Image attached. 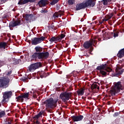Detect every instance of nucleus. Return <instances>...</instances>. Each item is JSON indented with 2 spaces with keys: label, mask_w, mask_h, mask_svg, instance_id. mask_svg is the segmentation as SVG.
I'll use <instances>...</instances> for the list:
<instances>
[{
  "label": "nucleus",
  "mask_w": 124,
  "mask_h": 124,
  "mask_svg": "<svg viewBox=\"0 0 124 124\" xmlns=\"http://www.w3.org/2000/svg\"><path fill=\"white\" fill-rule=\"evenodd\" d=\"M34 50L35 52L31 56V58L33 60H41L44 61L47 60L49 58V52H43V47L40 46H36L35 47Z\"/></svg>",
  "instance_id": "f257e3e1"
},
{
  "label": "nucleus",
  "mask_w": 124,
  "mask_h": 124,
  "mask_svg": "<svg viewBox=\"0 0 124 124\" xmlns=\"http://www.w3.org/2000/svg\"><path fill=\"white\" fill-rule=\"evenodd\" d=\"M58 99L54 100V99L51 97L50 98H48L47 100H46L44 102V104L46 105V109H51V108L55 107V104H56V103L58 102Z\"/></svg>",
  "instance_id": "f03ea898"
},
{
  "label": "nucleus",
  "mask_w": 124,
  "mask_h": 124,
  "mask_svg": "<svg viewBox=\"0 0 124 124\" xmlns=\"http://www.w3.org/2000/svg\"><path fill=\"white\" fill-rule=\"evenodd\" d=\"M12 96V91H6L3 93V99L0 103L1 104H6L9 101V99Z\"/></svg>",
  "instance_id": "7ed1b4c3"
},
{
  "label": "nucleus",
  "mask_w": 124,
  "mask_h": 124,
  "mask_svg": "<svg viewBox=\"0 0 124 124\" xmlns=\"http://www.w3.org/2000/svg\"><path fill=\"white\" fill-rule=\"evenodd\" d=\"M72 94L71 93H68L65 92L60 94V97L62 101L64 102L67 101L69 99H70Z\"/></svg>",
  "instance_id": "20e7f679"
},
{
  "label": "nucleus",
  "mask_w": 124,
  "mask_h": 124,
  "mask_svg": "<svg viewBox=\"0 0 124 124\" xmlns=\"http://www.w3.org/2000/svg\"><path fill=\"white\" fill-rule=\"evenodd\" d=\"M40 67H42V63L41 62H37L31 64L29 67V71H34L36 69H38Z\"/></svg>",
  "instance_id": "39448f33"
},
{
  "label": "nucleus",
  "mask_w": 124,
  "mask_h": 124,
  "mask_svg": "<svg viewBox=\"0 0 124 124\" xmlns=\"http://www.w3.org/2000/svg\"><path fill=\"white\" fill-rule=\"evenodd\" d=\"M65 37V34L64 33H62L61 35H59L57 36H53L50 39L49 41L51 43H53V42H55L56 41H62V39L64 38Z\"/></svg>",
  "instance_id": "423d86ee"
},
{
  "label": "nucleus",
  "mask_w": 124,
  "mask_h": 124,
  "mask_svg": "<svg viewBox=\"0 0 124 124\" xmlns=\"http://www.w3.org/2000/svg\"><path fill=\"white\" fill-rule=\"evenodd\" d=\"M10 80L5 78H0V88H7Z\"/></svg>",
  "instance_id": "0eeeda50"
},
{
  "label": "nucleus",
  "mask_w": 124,
  "mask_h": 124,
  "mask_svg": "<svg viewBox=\"0 0 124 124\" xmlns=\"http://www.w3.org/2000/svg\"><path fill=\"white\" fill-rule=\"evenodd\" d=\"M97 41L90 40V41H87L83 44V47L85 49H89L90 47H92L93 44H97Z\"/></svg>",
  "instance_id": "6e6552de"
},
{
  "label": "nucleus",
  "mask_w": 124,
  "mask_h": 124,
  "mask_svg": "<svg viewBox=\"0 0 124 124\" xmlns=\"http://www.w3.org/2000/svg\"><path fill=\"white\" fill-rule=\"evenodd\" d=\"M107 66V64H102L97 66L96 69L97 70H99L100 72V71H102V70H106L107 72H111V71H112V69L109 67H106Z\"/></svg>",
  "instance_id": "1a4fd4ad"
},
{
  "label": "nucleus",
  "mask_w": 124,
  "mask_h": 124,
  "mask_svg": "<svg viewBox=\"0 0 124 124\" xmlns=\"http://www.w3.org/2000/svg\"><path fill=\"white\" fill-rule=\"evenodd\" d=\"M72 119V121L73 122H80L84 119V116L82 115H74L71 117Z\"/></svg>",
  "instance_id": "9d476101"
},
{
  "label": "nucleus",
  "mask_w": 124,
  "mask_h": 124,
  "mask_svg": "<svg viewBox=\"0 0 124 124\" xmlns=\"http://www.w3.org/2000/svg\"><path fill=\"white\" fill-rule=\"evenodd\" d=\"M87 8L85 2H82L81 3H78L76 5V11H78V10H81L82 9H85Z\"/></svg>",
  "instance_id": "9b49d317"
},
{
  "label": "nucleus",
  "mask_w": 124,
  "mask_h": 124,
  "mask_svg": "<svg viewBox=\"0 0 124 124\" xmlns=\"http://www.w3.org/2000/svg\"><path fill=\"white\" fill-rule=\"evenodd\" d=\"M19 25H22L21 23V20H17L15 21H11L9 23V28H14L17 27V26H19Z\"/></svg>",
  "instance_id": "f8f14e48"
},
{
  "label": "nucleus",
  "mask_w": 124,
  "mask_h": 124,
  "mask_svg": "<svg viewBox=\"0 0 124 124\" xmlns=\"http://www.w3.org/2000/svg\"><path fill=\"white\" fill-rule=\"evenodd\" d=\"M84 4L86 8L89 7V6L93 7L95 5V1H94V0H87L84 2Z\"/></svg>",
  "instance_id": "ddd939ff"
},
{
  "label": "nucleus",
  "mask_w": 124,
  "mask_h": 124,
  "mask_svg": "<svg viewBox=\"0 0 124 124\" xmlns=\"http://www.w3.org/2000/svg\"><path fill=\"white\" fill-rule=\"evenodd\" d=\"M36 0H19L18 4L19 5H24V4H27V3L35 2Z\"/></svg>",
  "instance_id": "4468645a"
},
{
  "label": "nucleus",
  "mask_w": 124,
  "mask_h": 124,
  "mask_svg": "<svg viewBox=\"0 0 124 124\" xmlns=\"http://www.w3.org/2000/svg\"><path fill=\"white\" fill-rule=\"evenodd\" d=\"M23 17L25 18L26 21L31 23L32 18H33V15L26 14L24 16H23Z\"/></svg>",
  "instance_id": "2eb2a0df"
},
{
  "label": "nucleus",
  "mask_w": 124,
  "mask_h": 124,
  "mask_svg": "<svg viewBox=\"0 0 124 124\" xmlns=\"http://www.w3.org/2000/svg\"><path fill=\"white\" fill-rule=\"evenodd\" d=\"M64 11H59L58 12V13H55L53 15V17L55 18H59V16H60V17H62V16H63L64 14Z\"/></svg>",
  "instance_id": "dca6fc26"
},
{
  "label": "nucleus",
  "mask_w": 124,
  "mask_h": 124,
  "mask_svg": "<svg viewBox=\"0 0 124 124\" xmlns=\"http://www.w3.org/2000/svg\"><path fill=\"white\" fill-rule=\"evenodd\" d=\"M47 0H40L37 5H39V7H44V6H46L47 5Z\"/></svg>",
  "instance_id": "f3484780"
},
{
  "label": "nucleus",
  "mask_w": 124,
  "mask_h": 124,
  "mask_svg": "<svg viewBox=\"0 0 124 124\" xmlns=\"http://www.w3.org/2000/svg\"><path fill=\"white\" fill-rule=\"evenodd\" d=\"M40 43V42H39L38 37H34V38L31 39V45H37Z\"/></svg>",
  "instance_id": "a211bd4d"
},
{
  "label": "nucleus",
  "mask_w": 124,
  "mask_h": 124,
  "mask_svg": "<svg viewBox=\"0 0 124 124\" xmlns=\"http://www.w3.org/2000/svg\"><path fill=\"white\" fill-rule=\"evenodd\" d=\"M7 47H8V46H7V43L6 42H0V50H2V49H3V50H5Z\"/></svg>",
  "instance_id": "6ab92c4d"
},
{
  "label": "nucleus",
  "mask_w": 124,
  "mask_h": 124,
  "mask_svg": "<svg viewBox=\"0 0 124 124\" xmlns=\"http://www.w3.org/2000/svg\"><path fill=\"white\" fill-rule=\"evenodd\" d=\"M114 85L118 92H121V89H122V82L121 81H118V82H116Z\"/></svg>",
  "instance_id": "aec40b11"
},
{
  "label": "nucleus",
  "mask_w": 124,
  "mask_h": 124,
  "mask_svg": "<svg viewBox=\"0 0 124 124\" xmlns=\"http://www.w3.org/2000/svg\"><path fill=\"white\" fill-rule=\"evenodd\" d=\"M117 57L119 58V59H122V58H124V48L120 50L117 55Z\"/></svg>",
  "instance_id": "412c9836"
},
{
  "label": "nucleus",
  "mask_w": 124,
  "mask_h": 124,
  "mask_svg": "<svg viewBox=\"0 0 124 124\" xmlns=\"http://www.w3.org/2000/svg\"><path fill=\"white\" fill-rule=\"evenodd\" d=\"M77 93H78V95H83L84 93H85V89L84 88H81L78 89V91H77Z\"/></svg>",
  "instance_id": "4be33fe9"
},
{
  "label": "nucleus",
  "mask_w": 124,
  "mask_h": 124,
  "mask_svg": "<svg viewBox=\"0 0 124 124\" xmlns=\"http://www.w3.org/2000/svg\"><path fill=\"white\" fill-rule=\"evenodd\" d=\"M120 93V92L117 91V89H111L109 91V93H110L111 96H115L116 93Z\"/></svg>",
  "instance_id": "5701e85b"
},
{
  "label": "nucleus",
  "mask_w": 124,
  "mask_h": 124,
  "mask_svg": "<svg viewBox=\"0 0 124 124\" xmlns=\"http://www.w3.org/2000/svg\"><path fill=\"white\" fill-rule=\"evenodd\" d=\"M41 78H46L47 76H49L50 75V73H45L44 71H42L40 73Z\"/></svg>",
  "instance_id": "b1692460"
},
{
  "label": "nucleus",
  "mask_w": 124,
  "mask_h": 124,
  "mask_svg": "<svg viewBox=\"0 0 124 124\" xmlns=\"http://www.w3.org/2000/svg\"><path fill=\"white\" fill-rule=\"evenodd\" d=\"M117 69H118V70H121V69H122V66H118ZM123 73H124V70H122L121 71H118L117 74H118V75H122V74H123Z\"/></svg>",
  "instance_id": "393cba45"
},
{
  "label": "nucleus",
  "mask_w": 124,
  "mask_h": 124,
  "mask_svg": "<svg viewBox=\"0 0 124 124\" xmlns=\"http://www.w3.org/2000/svg\"><path fill=\"white\" fill-rule=\"evenodd\" d=\"M16 99H17V100H19L20 102H23L24 101V98L22 95V94L16 97Z\"/></svg>",
  "instance_id": "a878e982"
},
{
  "label": "nucleus",
  "mask_w": 124,
  "mask_h": 124,
  "mask_svg": "<svg viewBox=\"0 0 124 124\" xmlns=\"http://www.w3.org/2000/svg\"><path fill=\"white\" fill-rule=\"evenodd\" d=\"M19 62H22V60L21 59H15L13 61V64H19Z\"/></svg>",
  "instance_id": "bb28decb"
},
{
  "label": "nucleus",
  "mask_w": 124,
  "mask_h": 124,
  "mask_svg": "<svg viewBox=\"0 0 124 124\" xmlns=\"http://www.w3.org/2000/svg\"><path fill=\"white\" fill-rule=\"evenodd\" d=\"M92 90H94V89H97V90H99V86L96 84H93L91 86Z\"/></svg>",
  "instance_id": "cd10ccee"
},
{
  "label": "nucleus",
  "mask_w": 124,
  "mask_h": 124,
  "mask_svg": "<svg viewBox=\"0 0 124 124\" xmlns=\"http://www.w3.org/2000/svg\"><path fill=\"white\" fill-rule=\"evenodd\" d=\"M100 73L101 75H103V76H107V71H106V70H103L101 71Z\"/></svg>",
  "instance_id": "c85d7f7f"
},
{
  "label": "nucleus",
  "mask_w": 124,
  "mask_h": 124,
  "mask_svg": "<svg viewBox=\"0 0 124 124\" xmlns=\"http://www.w3.org/2000/svg\"><path fill=\"white\" fill-rule=\"evenodd\" d=\"M21 80H22V81H23V82L28 83V82H29V77H23V78H21Z\"/></svg>",
  "instance_id": "c756f323"
},
{
  "label": "nucleus",
  "mask_w": 124,
  "mask_h": 124,
  "mask_svg": "<svg viewBox=\"0 0 124 124\" xmlns=\"http://www.w3.org/2000/svg\"><path fill=\"white\" fill-rule=\"evenodd\" d=\"M60 0H52V1L50 3V5H55L56 3L59 2Z\"/></svg>",
  "instance_id": "7c9ffc66"
},
{
  "label": "nucleus",
  "mask_w": 124,
  "mask_h": 124,
  "mask_svg": "<svg viewBox=\"0 0 124 124\" xmlns=\"http://www.w3.org/2000/svg\"><path fill=\"white\" fill-rule=\"evenodd\" d=\"M68 3L69 5H73L75 3V0H68Z\"/></svg>",
  "instance_id": "2f4dec72"
},
{
  "label": "nucleus",
  "mask_w": 124,
  "mask_h": 124,
  "mask_svg": "<svg viewBox=\"0 0 124 124\" xmlns=\"http://www.w3.org/2000/svg\"><path fill=\"white\" fill-rule=\"evenodd\" d=\"M29 94H30V93H24L21 94V95H22L23 98H28V97H29Z\"/></svg>",
  "instance_id": "473e14b6"
},
{
  "label": "nucleus",
  "mask_w": 124,
  "mask_h": 124,
  "mask_svg": "<svg viewBox=\"0 0 124 124\" xmlns=\"http://www.w3.org/2000/svg\"><path fill=\"white\" fill-rule=\"evenodd\" d=\"M38 39H39V41L40 42V43H41V42H42V41H44V40H45V37L44 36H41V37H38Z\"/></svg>",
  "instance_id": "72a5a7b5"
},
{
  "label": "nucleus",
  "mask_w": 124,
  "mask_h": 124,
  "mask_svg": "<svg viewBox=\"0 0 124 124\" xmlns=\"http://www.w3.org/2000/svg\"><path fill=\"white\" fill-rule=\"evenodd\" d=\"M111 19V16H110L109 15H106V18H104L103 19V21H108V20H110Z\"/></svg>",
  "instance_id": "f704fd0d"
},
{
  "label": "nucleus",
  "mask_w": 124,
  "mask_h": 124,
  "mask_svg": "<svg viewBox=\"0 0 124 124\" xmlns=\"http://www.w3.org/2000/svg\"><path fill=\"white\" fill-rule=\"evenodd\" d=\"M5 116V111H1L0 112V118H2V117H4Z\"/></svg>",
  "instance_id": "c9c22d12"
},
{
  "label": "nucleus",
  "mask_w": 124,
  "mask_h": 124,
  "mask_svg": "<svg viewBox=\"0 0 124 124\" xmlns=\"http://www.w3.org/2000/svg\"><path fill=\"white\" fill-rule=\"evenodd\" d=\"M110 0H103L104 5H107Z\"/></svg>",
  "instance_id": "e433bc0d"
},
{
  "label": "nucleus",
  "mask_w": 124,
  "mask_h": 124,
  "mask_svg": "<svg viewBox=\"0 0 124 124\" xmlns=\"http://www.w3.org/2000/svg\"><path fill=\"white\" fill-rule=\"evenodd\" d=\"M111 35H113L114 37H117L118 36V32H111Z\"/></svg>",
  "instance_id": "4c0bfd02"
},
{
  "label": "nucleus",
  "mask_w": 124,
  "mask_h": 124,
  "mask_svg": "<svg viewBox=\"0 0 124 124\" xmlns=\"http://www.w3.org/2000/svg\"><path fill=\"white\" fill-rule=\"evenodd\" d=\"M44 113V112H43V111H41L39 112V113L37 115L40 118V117H42V115Z\"/></svg>",
  "instance_id": "58836bf2"
},
{
  "label": "nucleus",
  "mask_w": 124,
  "mask_h": 124,
  "mask_svg": "<svg viewBox=\"0 0 124 124\" xmlns=\"http://www.w3.org/2000/svg\"><path fill=\"white\" fill-rule=\"evenodd\" d=\"M44 113V112H43V111H41L39 112V113L37 115L40 118V117H42V115Z\"/></svg>",
  "instance_id": "ea45409f"
},
{
  "label": "nucleus",
  "mask_w": 124,
  "mask_h": 124,
  "mask_svg": "<svg viewBox=\"0 0 124 124\" xmlns=\"http://www.w3.org/2000/svg\"><path fill=\"white\" fill-rule=\"evenodd\" d=\"M39 116L38 115V114L35 115V116L33 117L34 120H36V121H38V119H39Z\"/></svg>",
  "instance_id": "a19ab883"
},
{
  "label": "nucleus",
  "mask_w": 124,
  "mask_h": 124,
  "mask_svg": "<svg viewBox=\"0 0 124 124\" xmlns=\"http://www.w3.org/2000/svg\"><path fill=\"white\" fill-rule=\"evenodd\" d=\"M72 74L73 75L74 77H76L77 76V72L73 71Z\"/></svg>",
  "instance_id": "79ce46f5"
},
{
  "label": "nucleus",
  "mask_w": 124,
  "mask_h": 124,
  "mask_svg": "<svg viewBox=\"0 0 124 124\" xmlns=\"http://www.w3.org/2000/svg\"><path fill=\"white\" fill-rule=\"evenodd\" d=\"M47 12H48V11L46 9H42L41 11V13H47Z\"/></svg>",
  "instance_id": "37998d69"
},
{
  "label": "nucleus",
  "mask_w": 124,
  "mask_h": 124,
  "mask_svg": "<svg viewBox=\"0 0 124 124\" xmlns=\"http://www.w3.org/2000/svg\"><path fill=\"white\" fill-rule=\"evenodd\" d=\"M9 0H0V2L2 3H5V2H7Z\"/></svg>",
  "instance_id": "c03bdc74"
},
{
  "label": "nucleus",
  "mask_w": 124,
  "mask_h": 124,
  "mask_svg": "<svg viewBox=\"0 0 124 124\" xmlns=\"http://www.w3.org/2000/svg\"><path fill=\"white\" fill-rule=\"evenodd\" d=\"M11 73H12V70H10L6 74L7 76H9Z\"/></svg>",
  "instance_id": "a18cd8bd"
},
{
  "label": "nucleus",
  "mask_w": 124,
  "mask_h": 124,
  "mask_svg": "<svg viewBox=\"0 0 124 124\" xmlns=\"http://www.w3.org/2000/svg\"><path fill=\"white\" fill-rule=\"evenodd\" d=\"M84 53H85L84 54L83 56H85L87 58L90 57V55L89 54H88V53H87L86 52H84Z\"/></svg>",
  "instance_id": "49530a36"
},
{
  "label": "nucleus",
  "mask_w": 124,
  "mask_h": 124,
  "mask_svg": "<svg viewBox=\"0 0 124 124\" xmlns=\"http://www.w3.org/2000/svg\"><path fill=\"white\" fill-rule=\"evenodd\" d=\"M34 124H41V123H40V122H39V121L38 120H36V121H35V122H34Z\"/></svg>",
  "instance_id": "de8ad7c7"
},
{
  "label": "nucleus",
  "mask_w": 124,
  "mask_h": 124,
  "mask_svg": "<svg viewBox=\"0 0 124 124\" xmlns=\"http://www.w3.org/2000/svg\"><path fill=\"white\" fill-rule=\"evenodd\" d=\"M97 38H98V37L95 36L93 37V39H91V40H95Z\"/></svg>",
  "instance_id": "09e8293b"
},
{
  "label": "nucleus",
  "mask_w": 124,
  "mask_h": 124,
  "mask_svg": "<svg viewBox=\"0 0 124 124\" xmlns=\"http://www.w3.org/2000/svg\"><path fill=\"white\" fill-rule=\"evenodd\" d=\"M114 116H115V117H117V116H119V113H118V112H115V113H114Z\"/></svg>",
  "instance_id": "8fccbe9b"
},
{
  "label": "nucleus",
  "mask_w": 124,
  "mask_h": 124,
  "mask_svg": "<svg viewBox=\"0 0 124 124\" xmlns=\"http://www.w3.org/2000/svg\"><path fill=\"white\" fill-rule=\"evenodd\" d=\"M2 66V62L1 61H0V67H1Z\"/></svg>",
  "instance_id": "3c124183"
},
{
  "label": "nucleus",
  "mask_w": 124,
  "mask_h": 124,
  "mask_svg": "<svg viewBox=\"0 0 124 124\" xmlns=\"http://www.w3.org/2000/svg\"><path fill=\"white\" fill-rule=\"evenodd\" d=\"M49 27L50 28V29H54V28H55V26L54 25H51L49 26Z\"/></svg>",
  "instance_id": "603ef678"
},
{
  "label": "nucleus",
  "mask_w": 124,
  "mask_h": 124,
  "mask_svg": "<svg viewBox=\"0 0 124 124\" xmlns=\"http://www.w3.org/2000/svg\"><path fill=\"white\" fill-rule=\"evenodd\" d=\"M98 41H101V38H100V37H98Z\"/></svg>",
  "instance_id": "864d4df0"
},
{
  "label": "nucleus",
  "mask_w": 124,
  "mask_h": 124,
  "mask_svg": "<svg viewBox=\"0 0 124 124\" xmlns=\"http://www.w3.org/2000/svg\"><path fill=\"white\" fill-rule=\"evenodd\" d=\"M46 3V5H47V4H49V3H50V2H49L48 0H47Z\"/></svg>",
  "instance_id": "5fc2aeb1"
},
{
  "label": "nucleus",
  "mask_w": 124,
  "mask_h": 124,
  "mask_svg": "<svg viewBox=\"0 0 124 124\" xmlns=\"http://www.w3.org/2000/svg\"><path fill=\"white\" fill-rule=\"evenodd\" d=\"M110 17H111V18H112V17H113V14H110L109 15H108Z\"/></svg>",
  "instance_id": "6e6d98bb"
},
{
  "label": "nucleus",
  "mask_w": 124,
  "mask_h": 124,
  "mask_svg": "<svg viewBox=\"0 0 124 124\" xmlns=\"http://www.w3.org/2000/svg\"><path fill=\"white\" fill-rule=\"evenodd\" d=\"M81 22H83L84 21V18H82L80 20Z\"/></svg>",
  "instance_id": "4d7b16f0"
},
{
  "label": "nucleus",
  "mask_w": 124,
  "mask_h": 124,
  "mask_svg": "<svg viewBox=\"0 0 124 124\" xmlns=\"http://www.w3.org/2000/svg\"><path fill=\"white\" fill-rule=\"evenodd\" d=\"M69 44L67 43H66V47H68Z\"/></svg>",
  "instance_id": "13d9d810"
},
{
  "label": "nucleus",
  "mask_w": 124,
  "mask_h": 124,
  "mask_svg": "<svg viewBox=\"0 0 124 124\" xmlns=\"http://www.w3.org/2000/svg\"><path fill=\"white\" fill-rule=\"evenodd\" d=\"M22 92H25V88H22Z\"/></svg>",
  "instance_id": "bf43d9fd"
},
{
  "label": "nucleus",
  "mask_w": 124,
  "mask_h": 124,
  "mask_svg": "<svg viewBox=\"0 0 124 124\" xmlns=\"http://www.w3.org/2000/svg\"><path fill=\"white\" fill-rule=\"evenodd\" d=\"M33 97H36V95H34V94H33Z\"/></svg>",
  "instance_id": "052dcab7"
},
{
  "label": "nucleus",
  "mask_w": 124,
  "mask_h": 124,
  "mask_svg": "<svg viewBox=\"0 0 124 124\" xmlns=\"http://www.w3.org/2000/svg\"><path fill=\"white\" fill-rule=\"evenodd\" d=\"M88 99H92V97H89L88 98Z\"/></svg>",
  "instance_id": "680f3d73"
},
{
  "label": "nucleus",
  "mask_w": 124,
  "mask_h": 124,
  "mask_svg": "<svg viewBox=\"0 0 124 124\" xmlns=\"http://www.w3.org/2000/svg\"><path fill=\"white\" fill-rule=\"evenodd\" d=\"M34 123H35V121H33V123L31 124H35Z\"/></svg>",
  "instance_id": "e2e57ef3"
},
{
  "label": "nucleus",
  "mask_w": 124,
  "mask_h": 124,
  "mask_svg": "<svg viewBox=\"0 0 124 124\" xmlns=\"http://www.w3.org/2000/svg\"><path fill=\"white\" fill-rule=\"evenodd\" d=\"M42 123H44V122H45V121H44V120L43 119V120H42Z\"/></svg>",
  "instance_id": "0e129e2a"
},
{
  "label": "nucleus",
  "mask_w": 124,
  "mask_h": 124,
  "mask_svg": "<svg viewBox=\"0 0 124 124\" xmlns=\"http://www.w3.org/2000/svg\"><path fill=\"white\" fill-rule=\"evenodd\" d=\"M59 115H62V112H59Z\"/></svg>",
  "instance_id": "69168bd1"
},
{
  "label": "nucleus",
  "mask_w": 124,
  "mask_h": 124,
  "mask_svg": "<svg viewBox=\"0 0 124 124\" xmlns=\"http://www.w3.org/2000/svg\"><path fill=\"white\" fill-rule=\"evenodd\" d=\"M93 20H94V18H93Z\"/></svg>",
  "instance_id": "338daca9"
},
{
  "label": "nucleus",
  "mask_w": 124,
  "mask_h": 124,
  "mask_svg": "<svg viewBox=\"0 0 124 124\" xmlns=\"http://www.w3.org/2000/svg\"><path fill=\"white\" fill-rule=\"evenodd\" d=\"M91 49H93V47H91Z\"/></svg>",
  "instance_id": "774afa93"
}]
</instances>
